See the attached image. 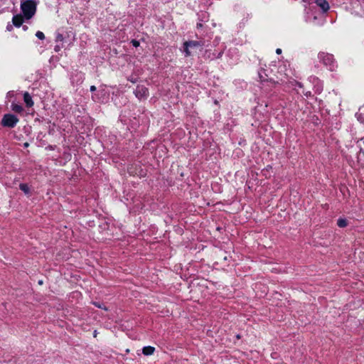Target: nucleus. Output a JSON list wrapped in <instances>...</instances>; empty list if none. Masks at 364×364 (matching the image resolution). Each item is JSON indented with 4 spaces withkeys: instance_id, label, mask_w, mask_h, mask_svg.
Instances as JSON below:
<instances>
[{
    "instance_id": "f257e3e1",
    "label": "nucleus",
    "mask_w": 364,
    "mask_h": 364,
    "mask_svg": "<svg viewBox=\"0 0 364 364\" xmlns=\"http://www.w3.org/2000/svg\"><path fill=\"white\" fill-rule=\"evenodd\" d=\"M36 2L35 0L21 1V9L26 19H31L36 11Z\"/></svg>"
},
{
    "instance_id": "f03ea898",
    "label": "nucleus",
    "mask_w": 364,
    "mask_h": 364,
    "mask_svg": "<svg viewBox=\"0 0 364 364\" xmlns=\"http://www.w3.org/2000/svg\"><path fill=\"white\" fill-rule=\"evenodd\" d=\"M318 58L329 70L333 71L337 68L336 62L332 54L320 52L318 55Z\"/></svg>"
},
{
    "instance_id": "7ed1b4c3",
    "label": "nucleus",
    "mask_w": 364,
    "mask_h": 364,
    "mask_svg": "<svg viewBox=\"0 0 364 364\" xmlns=\"http://www.w3.org/2000/svg\"><path fill=\"white\" fill-rule=\"evenodd\" d=\"M18 121V118L14 114H6L1 119V125L5 127L14 128Z\"/></svg>"
},
{
    "instance_id": "20e7f679",
    "label": "nucleus",
    "mask_w": 364,
    "mask_h": 364,
    "mask_svg": "<svg viewBox=\"0 0 364 364\" xmlns=\"http://www.w3.org/2000/svg\"><path fill=\"white\" fill-rule=\"evenodd\" d=\"M258 77L261 82H270L274 85L279 84V81L274 80L272 77H269L268 70L261 68L258 71Z\"/></svg>"
},
{
    "instance_id": "39448f33",
    "label": "nucleus",
    "mask_w": 364,
    "mask_h": 364,
    "mask_svg": "<svg viewBox=\"0 0 364 364\" xmlns=\"http://www.w3.org/2000/svg\"><path fill=\"white\" fill-rule=\"evenodd\" d=\"M135 95L138 98L147 97L149 95V90L146 87L144 86H137L136 90L135 91Z\"/></svg>"
},
{
    "instance_id": "423d86ee",
    "label": "nucleus",
    "mask_w": 364,
    "mask_h": 364,
    "mask_svg": "<svg viewBox=\"0 0 364 364\" xmlns=\"http://www.w3.org/2000/svg\"><path fill=\"white\" fill-rule=\"evenodd\" d=\"M24 18L25 17L21 14L14 15L12 18L13 24L16 27H20L24 21Z\"/></svg>"
},
{
    "instance_id": "0eeeda50",
    "label": "nucleus",
    "mask_w": 364,
    "mask_h": 364,
    "mask_svg": "<svg viewBox=\"0 0 364 364\" xmlns=\"http://www.w3.org/2000/svg\"><path fill=\"white\" fill-rule=\"evenodd\" d=\"M315 3L323 12L328 11L330 9L329 4L326 0H316Z\"/></svg>"
},
{
    "instance_id": "6e6552de",
    "label": "nucleus",
    "mask_w": 364,
    "mask_h": 364,
    "mask_svg": "<svg viewBox=\"0 0 364 364\" xmlns=\"http://www.w3.org/2000/svg\"><path fill=\"white\" fill-rule=\"evenodd\" d=\"M23 100L27 107H31L33 106L34 102L32 100V97L28 92L23 93Z\"/></svg>"
},
{
    "instance_id": "1a4fd4ad",
    "label": "nucleus",
    "mask_w": 364,
    "mask_h": 364,
    "mask_svg": "<svg viewBox=\"0 0 364 364\" xmlns=\"http://www.w3.org/2000/svg\"><path fill=\"white\" fill-rule=\"evenodd\" d=\"M183 46H187L190 48H196L202 46V43L197 41H188L183 43Z\"/></svg>"
},
{
    "instance_id": "9d476101",
    "label": "nucleus",
    "mask_w": 364,
    "mask_h": 364,
    "mask_svg": "<svg viewBox=\"0 0 364 364\" xmlns=\"http://www.w3.org/2000/svg\"><path fill=\"white\" fill-rule=\"evenodd\" d=\"M358 146L360 147V152L358 156V159H360L361 158H364V148H363V145H364V137L361 138L358 141Z\"/></svg>"
},
{
    "instance_id": "9b49d317",
    "label": "nucleus",
    "mask_w": 364,
    "mask_h": 364,
    "mask_svg": "<svg viewBox=\"0 0 364 364\" xmlns=\"http://www.w3.org/2000/svg\"><path fill=\"white\" fill-rule=\"evenodd\" d=\"M154 351H155V348L150 346H145L142 348V353L144 355H151L154 354Z\"/></svg>"
},
{
    "instance_id": "f8f14e48",
    "label": "nucleus",
    "mask_w": 364,
    "mask_h": 364,
    "mask_svg": "<svg viewBox=\"0 0 364 364\" xmlns=\"http://www.w3.org/2000/svg\"><path fill=\"white\" fill-rule=\"evenodd\" d=\"M11 109L16 113H21L23 111V106L21 105L12 103L11 105Z\"/></svg>"
},
{
    "instance_id": "ddd939ff",
    "label": "nucleus",
    "mask_w": 364,
    "mask_h": 364,
    "mask_svg": "<svg viewBox=\"0 0 364 364\" xmlns=\"http://www.w3.org/2000/svg\"><path fill=\"white\" fill-rule=\"evenodd\" d=\"M20 189L24 192L25 194L28 195L30 193V188L28 186L26 183H21L19 185Z\"/></svg>"
},
{
    "instance_id": "4468645a",
    "label": "nucleus",
    "mask_w": 364,
    "mask_h": 364,
    "mask_svg": "<svg viewBox=\"0 0 364 364\" xmlns=\"http://www.w3.org/2000/svg\"><path fill=\"white\" fill-rule=\"evenodd\" d=\"M347 224L346 220L343 218H339L337 221V225L340 228H345L347 226Z\"/></svg>"
},
{
    "instance_id": "2eb2a0df",
    "label": "nucleus",
    "mask_w": 364,
    "mask_h": 364,
    "mask_svg": "<svg viewBox=\"0 0 364 364\" xmlns=\"http://www.w3.org/2000/svg\"><path fill=\"white\" fill-rule=\"evenodd\" d=\"M183 52L185 53V55L186 57L191 56V52L190 51V48L187 46H183Z\"/></svg>"
},
{
    "instance_id": "dca6fc26",
    "label": "nucleus",
    "mask_w": 364,
    "mask_h": 364,
    "mask_svg": "<svg viewBox=\"0 0 364 364\" xmlns=\"http://www.w3.org/2000/svg\"><path fill=\"white\" fill-rule=\"evenodd\" d=\"M36 36L38 39H41V40H44V39H45V35H44V33H43L42 31H38L36 33Z\"/></svg>"
},
{
    "instance_id": "f3484780",
    "label": "nucleus",
    "mask_w": 364,
    "mask_h": 364,
    "mask_svg": "<svg viewBox=\"0 0 364 364\" xmlns=\"http://www.w3.org/2000/svg\"><path fill=\"white\" fill-rule=\"evenodd\" d=\"M63 40H64V37H63V34L57 33V35L55 36V41L56 42H61Z\"/></svg>"
},
{
    "instance_id": "a211bd4d",
    "label": "nucleus",
    "mask_w": 364,
    "mask_h": 364,
    "mask_svg": "<svg viewBox=\"0 0 364 364\" xmlns=\"http://www.w3.org/2000/svg\"><path fill=\"white\" fill-rule=\"evenodd\" d=\"M93 304H94L95 306H97V307H98V308H100V309H104V310H105V311H107V310H108V309H107L106 306H103L102 304H100V303H97V302H93Z\"/></svg>"
},
{
    "instance_id": "6ab92c4d",
    "label": "nucleus",
    "mask_w": 364,
    "mask_h": 364,
    "mask_svg": "<svg viewBox=\"0 0 364 364\" xmlns=\"http://www.w3.org/2000/svg\"><path fill=\"white\" fill-rule=\"evenodd\" d=\"M131 43L132 45L135 47V48H137L139 46L140 43H139V41L136 40V39H133L131 41Z\"/></svg>"
},
{
    "instance_id": "aec40b11",
    "label": "nucleus",
    "mask_w": 364,
    "mask_h": 364,
    "mask_svg": "<svg viewBox=\"0 0 364 364\" xmlns=\"http://www.w3.org/2000/svg\"><path fill=\"white\" fill-rule=\"evenodd\" d=\"M60 49H61V47H60V46H58V45H56V46H55V48H54V50H55V52H58V51H60Z\"/></svg>"
},
{
    "instance_id": "412c9836",
    "label": "nucleus",
    "mask_w": 364,
    "mask_h": 364,
    "mask_svg": "<svg viewBox=\"0 0 364 364\" xmlns=\"http://www.w3.org/2000/svg\"><path fill=\"white\" fill-rule=\"evenodd\" d=\"M304 92V95L305 96H306L307 97H311V92H310V91H308V92Z\"/></svg>"
},
{
    "instance_id": "4be33fe9",
    "label": "nucleus",
    "mask_w": 364,
    "mask_h": 364,
    "mask_svg": "<svg viewBox=\"0 0 364 364\" xmlns=\"http://www.w3.org/2000/svg\"><path fill=\"white\" fill-rule=\"evenodd\" d=\"M296 85L300 88H302L304 87L303 84L300 82L296 81Z\"/></svg>"
},
{
    "instance_id": "5701e85b",
    "label": "nucleus",
    "mask_w": 364,
    "mask_h": 364,
    "mask_svg": "<svg viewBox=\"0 0 364 364\" xmlns=\"http://www.w3.org/2000/svg\"><path fill=\"white\" fill-rule=\"evenodd\" d=\"M203 27V24L201 23H198L196 24V28H201Z\"/></svg>"
},
{
    "instance_id": "b1692460",
    "label": "nucleus",
    "mask_w": 364,
    "mask_h": 364,
    "mask_svg": "<svg viewBox=\"0 0 364 364\" xmlns=\"http://www.w3.org/2000/svg\"><path fill=\"white\" fill-rule=\"evenodd\" d=\"M96 89H97V88H96V87H95V85H92V86L90 87V91H91V92H94V91H95V90H96Z\"/></svg>"
},
{
    "instance_id": "393cba45",
    "label": "nucleus",
    "mask_w": 364,
    "mask_h": 364,
    "mask_svg": "<svg viewBox=\"0 0 364 364\" xmlns=\"http://www.w3.org/2000/svg\"><path fill=\"white\" fill-rule=\"evenodd\" d=\"M276 53L277 54H281L282 53V49L281 48H277L276 49Z\"/></svg>"
},
{
    "instance_id": "a878e982",
    "label": "nucleus",
    "mask_w": 364,
    "mask_h": 364,
    "mask_svg": "<svg viewBox=\"0 0 364 364\" xmlns=\"http://www.w3.org/2000/svg\"><path fill=\"white\" fill-rule=\"evenodd\" d=\"M27 29H28V26H23V30H25V31H26V30H27Z\"/></svg>"
},
{
    "instance_id": "bb28decb",
    "label": "nucleus",
    "mask_w": 364,
    "mask_h": 364,
    "mask_svg": "<svg viewBox=\"0 0 364 364\" xmlns=\"http://www.w3.org/2000/svg\"><path fill=\"white\" fill-rule=\"evenodd\" d=\"M94 336H95V337H96V336H97V331H95V332H94Z\"/></svg>"
},
{
    "instance_id": "cd10ccee",
    "label": "nucleus",
    "mask_w": 364,
    "mask_h": 364,
    "mask_svg": "<svg viewBox=\"0 0 364 364\" xmlns=\"http://www.w3.org/2000/svg\"><path fill=\"white\" fill-rule=\"evenodd\" d=\"M38 283H39L40 284H41L43 283V282H42V281H39V282H38Z\"/></svg>"
},
{
    "instance_id": "c85d7f7f",
    "label": "nucleus",
    "mask_w": 364,
    "mask_h": 364,
    "mask_svg": "<svg viewBox=\"0 0 364 364\" xmlns=\"http://www.w3.org/2000/svg\"><path fill=\"white\" fill-rule=\"evenodd\" d=\"M126 352H127V353H129V349H127V350H126Z\"/></svg>"
}]
</instances>
